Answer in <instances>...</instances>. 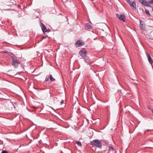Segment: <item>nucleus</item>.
<instances>
[{"label": "nucleus", "mask_w": 153, "mask_h": 153, "mask_svg": "<svg viewBox=\"0 0 153 153\" xmlns=\"http://www.w3.org/2000/svg\"><path fill=\"white\" fill-rule=\"evenodd\" d=\"M91 145L93 146H96L99 148H101L102 146V143L100 140H94L91 141Z\"/></svg>", "instance_id": "nucleus-1"}, {"label": "nucleus", "mask_w": 153, "mask_h": 153, "mask_svg": "<svg viewBox=\"0 0 153 153\" xmlns=\"http://www.w3.org/2000/svg\"><path fill=\"white\" fill-rule=\"evenodd\" d=\"M12 60V65L14 67H17L20 63V60H17L16 59L14 58L13 56H11Z\"/></svg>", "instance_id": "nucleus-2"}, {"label": "nucleus", "mask_w": 153, "mask_h": 153, "mask_svg": "<svg viewBox=\"0 0 153 153\" xmlns=\"http://www.w3.org/2000/svg\"><path fill=\"white\" fill-rule=\"evenodd\" d=\"M116 15L120 20L123 22L125 21V20L126 19V17L124 14H123L119 15L118 14H117Z\"/></svg>", "instance_id": "nucleus-3"}, {"label": "nucleus", "mask_w": 153, "mask_h": 153, "mask_svg": "<svg viewBox=\"0 0 153 153\" xmlns=\"http://www.w3.org/2000/svg\"><path fill=\"white\" fill-rule=\"evenodd\" d=\"M140 3H141L144 6L149 7L150 4L149 2H146V0H139Z\"/></svg>", "instance_id": "nucleus-4"}, {"label": "nucleus", "mask_w": 153, "mask_h": 153, "mask_svg": "<svg viewBox=\"0 0 153 153\" xmlns=\"http://www.w3.org/2000/svg\"><path fill=\"white\" fill-rule=\"evenodd\" d=\"M146 53L149 62L151 64H152L153 62L152 58L151 57L150 54L147 51H146Z\"/></svg>", "instance_id": "nucleus-5"}, {"label": "nucleus", "mask_w": 153, "mask_h": 153, "mask_svg": "<svg viewBox=\"0 0 153 153\" xmlns=\"http://www.w3.org/2000/svg\"><path fill=\"white\" fill-rule=\"evenodd\" d=\"M130 7L132 9H135L136 8V4L134 1H130L128 3Z\"/></svg>", "instance_id": "nucleus-6"}, {"label": "nucleus", "mask_w": 153, "mask_h": 153, "mask_svg": "<svg viewBox=\"0 0 153 153\" xmlns=\"http://www.w3.org/2000/svg\"><path fill=\"white\" fill-rule=\"evenodd\" d=\"M79 54L83 58H85L86 55V52L85 51L82 50L79 52Z\"/></svg>", "instance_id": "nucleus-7"}, {"label": "nucleus", "mask_w": 153, "mask_h": 153, "mask_svg": "<svg viewBox=\"0 0 153 153\" xmlns=\"http://www.w3.org/2000/svg\"><path fill=\"white\" fill-rule=\"evenodd\" d=\"M75 45L77 47H80L83 45V43L81 42L80 40H78L76 43Z\"/></svg>", "instance_id": "nucleus-8"}, {"label": "nucleus", "mask_w": 153, "mask_h": 153, "mask_svg": "<svg viewBox=\"0 0 153 153\" xmlns=\"http://www.w3.org/2000/svg\"><path fill=\"white\" fill-rule=\"evenodd\" d=\"M42 29L43 33H45L47 32V28L46 27L43 23H42Z\"/></svg>", "instance_id": "nucleus-9"}, {"label": "nucleus", "mask_w": 153, "mask_h": 153, "mask_svg": "<svg viewBox=\"0 0 153 153\" xmlns=\"http://www.w3.org/2000/svg\"><path fill=\"white\" fill-rule=\"evenodd\" d=\"M145 25L143 24V23H142L141 21H140V28L142 30H145Z\"/></svg>", "instance_id": "nucleus-10"}, {"label": "nucleus", "mask_w": 153, "mask_h": 153, "mask_svg": "<svg viewBox=\"0 0 153 153\" xmlns=\"http://www.w3.org/2000/svg\"><path fill=\"white\" fill-rule=\"evenodd\" d=\"M85 28L88 29H91L92 28L91 26L88 23L85 24Z\"/></svg>", "instance_id": "nucleus-11"}, {"label": "nucleus", "mask_w": 153, "mask_h": 153, "mask_svg": "<svg viewBox=\"0 0 153 153\" xmlns=\"http://www.w3.org/2000/svg\"><path fill=\"white\" fill-rule=\"evenodd\" d=\"M50 79L51 81H53L55 80V79L53 77V76L51 75L50 76Z\"/></svg>", "instance_id": "nucleus-12"}, {"label": "nucleus", "mask_w": 153, "mask_h": 153, "mask_svg": "<svg viewBox=\"0 0 153 153\" xmlns=\"http://www.w3.org/2000/svg\"><path fill=\"white\" fill-rule=\"evenodd\" d=\"M145 11L146 13L147 14V15H148L149 16L150 15V13H149V10H145Z\"/></svg>", "instance_id": "nucleus-13"}, {"label": "nucleus", "mask_w": 153, "mask_h": 153, "mask_svg": "<svg viewBox=\"0 0 153 153\" xmlns=\"http://www.w3.org/2000/svg\"><path fill=\"white\" fill-rule=\"evenodd\" d=\"M76 144H77V145L79 146H82V144L80 142H79V141H78L77 143H76Z\"/></svg>", "instance_id": "nucleus-14"}, {"label": "nucleus", "mask_w": 153, "mask_h": 153, "mask_svg": "<svg viewBox=\"0 0 153 153\" xmlns=\"http://www.w3.org/2000/svg\"><path fill=\"white\" fill-rule=\"evenodd\" d=\"M109 150L110 151H113L114 150V149L113 147H109Z\"/></svg>", "instance_id": "nucleus-15"}, {"label": "nucleus", "mask_w": 153, "mask_h": 153, "mask_svg": "<svg viewBox=\"0 0 153 153\" xmlns=\"http://www.w3.org/2000/svg\"><path fill=\"white\" fill-rule=\"evenodd\" d=\"M47 37H48L47 35H46L45 36H43L42 37V39H45Z\"/></svg>", "instance_id": "nucleus-16"}, {"label": "nucleus", "mask_w": 153, "mask_h": 153, "mask_svg": "<svg viewBox=\"0 0 153 153\" xmlns=\"http://www.w3.org/2000/svg\"><path fill=\"white\" fill-rule=\"evenodd\" d=\"M149 3L153 4V0H151V1H149Z\"/></svg>", "instance_id": "nucleus-17"}, {"label": "nucleus", "mask_w": 153, "mask_h": 153, "mask_svg": "<svg viewBox=\"0 0 153 153\" xmlns=\"http://www.w3.org/2000/svg\"><path fill=\"white\" fill-rule=\"evenodd\" d=\"M1 153H8L7 151H3Z\"/></svg>", "instance_id": "nucleus-18"}, {"label": "nucleus", "mask_w": 153, "mask_h": 153, "mask_svg": "<svg viewBox=\"0 0 153 153\" xmlns=\"http://www.w3.org/2000/svg\"><path fill=\"white\" fill-rule=\"evenodd\" d=\"M48 80V78H46L45 79V81H46V82H47Z\"/></svg>", "instance_id": "nucleus-19"}, {"label": "nucleus", "mask_w": 153, "mask_h": 153, "mask_svg": "<svg viewBox=\"0 0 153 153\" xmlns=\"http://www.w3.org/2000/svg\"><path fill=\"white\" fill-rule=\"evenodd\" d=\"M138 82L137 81H136L135 82H134L133 83L136 84H137V82Z\"/></svg>", "instance_id": "nucleus-20"}, {"label": "nucleus", "mask_w": 153, "mask_h": 153, "mask_svg": "<svg viewBox=\"0 0 153 153\" xmlns=\"http://www.w3.org/2000/svg\"><path fill=\"white\" fill-rule=\"evenodd\" d=\"M50 30L49 29H47V32H50Z\"/></svg>", "instance_id": "nucleus-21"}, {"label": "nucleus", "mask_w": 153, "mask_h": 153, "mask_svg": "<svg viewBox=\"0 0 153 153\" xmlns=\"http://www.w3.org/2000/svg\"><path fill=\"white\" fill-rule=\"evenodd\" d=\"M63 103V101H62L60 102L61 105H62Z\"/></svg>", "instance_id": "nucleus-22"}, {"label": "nucleus", "mask_w": 153, "mask_h": 153, "mask_svg": "<svg viewBox=\"0 0 153 153\" xmlns=\"http://www.w3.org/2000/svg\"><path fill=\"white\" fill-rule=\"evenodd\" d=\"M130 0H126L128 2V3H129V2L130 1Z\"/></svg>", "instance_id": "nucleus-23"}, {"label": "nucleus", "mask_w": 153, "mask_h": 153, "mask_svg": "<svg viewBox=\"0 0 153 153\" xmlns=\"http://www.w3.org/2000/svg\"><path fill=\"white\" fill-rule=\"evenodd\" d=\"M152 113H153V110L152 109Z\"/></svg>", "instance_id": "nucleus-24"}, {"label": "nucleus", "mask_w": 153, "mask_h": 153, "mask_svg": "<svg viewBox=\"0 0 153 153\" xmlns=\"http://www.w3.org/2000/svg\"><path fill=\"white\" fill-rule=\"evenodd\" d=\"M152 11H153V9H152Z\"/></svg>", "instance_id": "nucleus-25"}]
</instances>
